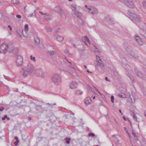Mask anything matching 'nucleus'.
<instances>
[{
	"mask_svg": "<svg viewBox=\"0 0 146 146\" xmlns=\"http://www.w3.org/2000/svg\"><path fill=\"white\" fill-rule=\"evenodd\" d=\"M16 17L17 18H21V16L20 15H17L16 16Z\"/></svg>",
	"mask_w": 146,
	"mask_h": 146,
	"instance_id": "obj_45",
	"label": "nucleus"
},
{
	"mask_svg": "<svg viewBox=\"0 0 146 146\" xmlns=\"http://www.w3.org/2000/svg\"><path fill=\"white\" fill-rule=\"evenodd\" d=\"M4 108L3 107L1 106L0 108V111H2L4 109Z\"/></svg>",
	"mask_w": 146,
	"mask_h": 146,
	"instance_id": "obj_47",
	"label": "nucleus"
},
{
	"mask_svg": "<svg viewBox=\"0 0 146 146\" xmlns=\"http://www.w3.org/2000/svg\"><path fill=\"white\" fill-rule=\"evenodd\" d=\"M114 141H115L116 143H119V140L117 138H115L114 139Z\"/></svg>",
	"mask_w": 146,
	"mask_h": 146,
	"instance_id": "obj_42",
	"label": "nucleus"
},
{
	"mask_svg": "<svg viewBox=\"0 0 146 146\" xmlns=\"http://www.w3.org/2000/svg\"><path fill=\"white\" fill-rule=\"evenodd\" d=\"M123 47L126 50L127 52V54L129 55L134 58H137L138 57V56L136 54H134L133 52L131 50L129 46L126 43H125Z\"/></svg>",
	"mask_w": 146,
	"mask_h": 146,
	"instance_id": "obj_3",
	"label": "nucleus"
},
{
	"mask_svg": "<svg viewBox=\"0 0 146 146\" xmlns=\"http://www.w3.org/2000/svg\"><path fill=\"white\" fill-rule=\"evenodd\" d=\"M88 10L90 11H92L91 12V13L93 15L98 13V10L95 7H90L88 8Z\"/></svg>",
	"mask_w": 146,
	"mask_h": 146,
	"instance_id": "obj_14",
	"label": "nucleus"
},
{
	"mask_svg": "<svg viewBox=\"0 0 146 146\" xmlns=\"http://www.w3.org/2000/svg\"><path fill=\"white\" fill-rule=\"evenodd\" d=\"M28 119L29 120V121H30L31 120V117H29L28 118Z\"/></svg>",
	"mask_w": 146,
	"mask_h": 146,
	"instance_id": "obj_58",
	"label": "nucleus"
},
{
	"mask_svg": "<svg viewBox=\"0 0 146 146\" xmlns=\"http://www.w3.org/2000/svg\"><path fill=\"white\" fill-rule=\"evenodd\" d=\"M8 27L9 28L10 30L11 31L12 30V28L10 25H8Z\"/></svg>",
	"mask_w": 146,
	"mask_h": 146,
	"instance_id": "obj_53",
	"label": "nucleus"
},
{
	"mask_svg": "<svg viewBox=\"0 0 146 146\" xmlns=\"http://www.w3.org/2000/svg\"><path fill=\"white\" fill-rule=\"evenodd\" d=\"M35 73L36 75L42 78H44L45 77V73L44 70L41 68H39L35 70Z\"/></svg>",
	"mask_w": 146,
	"mask_h": 146,
	"instance_id": "obj_6",
	"label": "nucleus"
},
{
	"mask_svg": "<svg viewBox=\"0 0 146 146\" xmlns=\"http://www.w3.org/2000/svg\"><path fill=\"white\" fill-rule=\"evenodd\" d=\"M132 134L133 136V137L134 138V139L135 140V141H137L138 140L137 137L135 132L134 130L133 129L132 130Z\"/></svg>",
	"mask_w": 146,
	"mask_h": 146,
	"instance_id": "obj_22",
	"label": "nucleus"
},
{
	"mask_svg": "<svg viewBox=\"0 0 146 146\" xmlns=\"http://www.w3.org/2000/svg\"><path fill=\"white\" fill-rule=\"evenodd\" d=\"M130 111L132 113V115H133V117L134 120H135L136 121L138 122V121L137 120V118L135 115V114L134 113V112L133 111L131 110Z\"/></svg>",
	"mask_w": 146,
	"mask_h": 146,
	"instance_id": "obj_23",
	"label": "nucleus"
},
{
	"mask_svg": "<svg viewBox=\"0 0 146 146\" xmlns=\"http://www.w3.org/2000/svg\"><path fill=\"white\" fill-rule=\"evenodd\" d=\"M40 12V13L41 14H42V15H46V14H47V13H43V12H42V11H40V12Z\"/></svg>",
	"mask_w": 146,
	"mask_h": 146,
	"instance_id": "obj_49",
	"label": "nucleus"
},
{
	"mask_svg": "<svg viewBox=\"0 0 146 146\" xmlns=\"http://www.w3.org/2000/svg\"><path fill=\"white\" fill-rule=\"evenodd\" d=\"M131 96H130V98H131V101L132 103L134 102H135V100L134 98H133V100L132 98L131 97Z\"/></svg>",
	"mask_w": 146,
	"mask_h": 146,
	"instance_id": "obj_43",
	"label": "nucleus"
},
{
	"mask_svg": "<svg viewBox=\"0 0 146 146\" xmlns=\"http://www.w3.org/2000/svg\"><path fill=\"white\" fill-rule=\"evenodd\" d=\"M134 38L137 42L139 45H142L143 44V42L139 36L137 35H135L134 36Z\"/></svg>",
	"mask_w": 146,
	"mask_h": 146,
	"instance_id": "obj_13",
	"label": "nucleus"
},
{
	"mask_svg": "<svg viewBox=\"0 0 146 146\" xmlns=\"http://www.w3.org/2000/svg\"><path fill=\"white\" fill-rule=\"evenodd\" d=\"M78 86L77 83L76 82H72L69 86L70 88L72 89H74L77 88Z\"/></svg>",
	"mask_w": 146,
	"mask_h": 146,
	"instance_id": "obj_16",
	"label": "nucleus"
},
{
	"mask_svg": "<svg viewBox=\"0 0 146 146\" xmlns=\"http://www.w3.org/2000/svg\"><path fill=\"white\" fill-rule=\"evenodd\" d=\"M76 93L78 95H81L82 94V92H81V91L80 90H77L76 91Z\"/></svg>",
	"mask_w": 146,
	"mask_h": 146,
	"instance_id": "obj_30",
	"label": "nucleus"
},
{
	"mask_svg": "<svg viewBox=\"0 0 146 146\" xmlns=\"http://www.w3.org/2000/svg\"><path fill=\"white\" fill-rule=\"evenodd\" d=\"M11 3L13 4H15L17 5L20 4V2L18 0H11Z\"/></svg>",
	"mask_w": 146,
	"mask_h": 146,
	"instance_id": "obj_25",
	"label": "nucleus"
},
{
	"mask_svg": "<svg viewBox=\"0 0 146 146\" xmlns=\"http://www.w3.org/2000/svg\"><path fill=\"white\" fill-rule=\"evenodd\" d=\"M92 100L90 97H87L84 100V102L85 104H90Z\"/></svg>",
	"mask_w": 146,
	"mask_h": 146,
	"instance_id": "obj_19",
	"label": "nucleus"
},
{
	"mask_svg": "<svg viewBox=\"0 0 146 146\" xmlns=\"http://www.w3.org/2000/svg\"><path fill=\"white\" fill-rule=\"evenodd\" d=\"M66 66H68V65H67L64 61H62L61 62L60 67L58 66V67L61 71L66 72L68 71V69L66 67Z\"/></svg>",
	"mask_w": 146,
	"mask_h": 146,
	"instance_id": "obj_9",
	"label": "nucleus"
},
{
	"mask_svg": "<svg viewBox=\"0 0 146 146\" xmlns=\"http://www.w3.org/2000/svg\"><path fill=\"white\" fill-rule=\"evenodd\" d=\"M34 69V66L31 63H29L26 67L24 66L21 68V70L24 71L23 74V76L25 78L30 74L33 73Z\"/></svg>",
	"mask_w": 146,
	"mask_h": 146,
	"instance_id": "obj_1",
	"label": "nucleus"
},
{
	"mask_svg": "<svg viewBox=\"0 0 146 146\" xmlns=\"http://www.w3.org/2000/svg\"><path fill=\"white\" fill-rule=\"evenodd\" d=\"M96 58L97 61L95 63L96 68L99 72H103L104 67L103 61L99 56H96Z\"/></svg>",
	"mask_w": 146,
	"mask_h": 146,
	"instance_id": "obj_2",
	"label": "nucleus"
},
{
	"mask_svg": "<svg viewBox=\"0 0 146 146\" xmlns=\"http://www.w3.org/2000/svg\"><path fill=\"white\" fill-rule=\"evenodd\" d=\"M90 6H88L87 5H85V7L87 9H88V8L90 7Z\"/></svg>",
	"mask_w": 146,
	"mask_h": 146,
	"instance_id": "obj_60",
	"label": "nucleus"
},
{
	"mask_svg": "<svg viewBox=\"0 0 146 146\" xmlns=\"http://www.w3.org/2000/svg\"><path fill=\"white\" fill-rule=\"evenodd\" d=\"M6 119L8 120H9L10 119V117H8L7 116V117H6Z\"/></svg>",
	"mask_w": 146,
	"mask_h": 146,
	"instance_id": "obj_59",
	"label": "nucleus"
},
{
	"mask_svg": "<svg viewBox=\"0 0 146 146\" xmlns=\"http://www.w3.org/2000/svg\"><path fill=\"white\" fill-rule=\"evenodd\" d=\"M142 4L143 7L144 8H146V2L145 1H143L142 2Z\"/></svg>",
	"mask_w": 146,
	"mask_h": 146,
	"instance_id": "obj_33",
	"label": "nucleus"
},
{
	"mask_svg": "<svg viewBox=\"0 0 146 146\" xmlns=\"http://www.w3.org/2000/svg\"><path fill=\"white\" fill-rule=\"evenodd\" d=\"M114 97L113 96H111V101L112 103H114Z\"/></svg>",
	"mask_w": 146,
	"mask_h": 146,
	"instance_id": "obj_36",
	"label": "nucleus"
},
{
	"mask_svg": "<svg viewBox=\"0 0 146 146\" xmlns=\"http://www.w3.org/2000/svg\"><path fill=\"white\" fill-rule=\"evenodd\" d=\"M64 52L68 54V55H69L70 54V53L69 51V50H68V49H65V50H64Z\"/></svg>",
	"mask_w": 146,
	"mask_h": 146,
	"instance_id": "obj_38",
	"label": "nucleus"
},
{
	"mask_svg": "<svg viewBox=\"0 0 146 146\" xmlns=\"http://www.w3.org/2000/svg\"><path fill=\"white\" fill-rule=\"evenodd\" d=\"M23 58L22 56L17 55V56L16 63L17 66L20 67L21 66L23 63Z\"/></svg>",
	"mask_w": 146,
	"mask_h": 146,
	"instance_id": "obj_8",
	"label": "nucleus"
},
{
	"mask_svg": "<svg viewBox=\"0 0 146 146\" xmlns=\"http://www.w3.org/2000/svg\"><path fill=\"white\" fill-rule=\"evenodd\" d=\"M141 145L142 146H146V144H143L142 143H141Z\"/></svg>",
	"mask_w": 146,
	"mask_h": 146,
	"instance_id": "obj_54",
	"label": "nucleus"
},
{
	"mask_svg": "<svg viewBox=\"0 0 146 146\" xmlns=\"http://www.w3.org/2000/svg\"><path fill=\"white\" fill-rule=\"evenodd\" d=\"M8 44L6 43H3L0 46V53L5 54L7 52Z\"/></svg>",
	"mask_w": 146,
	"mask_h": 146,
	"instance_id": "obj_11",
	"label": "nucleus"
},
{
	"mask_svg": "<svg viewBox=\"0 0 146 146\" xmlns=\"http://www.w3.org/2000/svg\"><path fill=\"white\" fill-rule=\"evenodd\" d=\"M8 48L7 51L9 52H12L14 49V47L12 44H8Z\"/></svg>",
	"mask_w": 146,
	"mask_h": 146,
	"instance_id": "obj_17",
	"label": "nucleus"
},
{
	"mask_svg": "<svg viewBox=\"0 0 146 146\" xmlns=\"http://www.w3.org/2000/svg\"><path fill=\"white\" fill-rule=\"evenodd\" d=\"M134 72L135 74L143 80L146 79V75L143 73L139 70L137 68H135Z\"/></svg>",
	"mask_w": 146,
	"mask_h": 146,
	"instance_id": "obj_10",
	"label": "nucleus"
},
{
	"mask_svg": "<svg viewBox=\"0 0 146 146\" xmlns=\"http://www.w3.org/2000/svg\"><path fill=\"white\" fill-rule=\"evenodd\" d=\"M56 38L60 42H61L64 39L63 37L60 35H58L57 36Z\"/></svg>",
	"mask_w": 146,
	"mask_h": 146,
	"instance_id": "obj_21",
	"label": "nucleus"
},
{
	"mask_svg": "<svg viewBox=\"0 0 146 146\" xmlns=\"http://www.w3.org/2000/svg\"><path fill=\"white\" fill-rule=\"evenodd\" d=\"M129 71L130 73V74L128 75V77L130 78L131 80H132L133 83H135V82L136 81L134 80V78L132 75V70H130Z\"/></svg>",
	"mask_w": 146,
	"mask_h": 146,
	"instance_id": "obj_20",
	"label": "nucleus"
},
{
	"mask_svg": "<svg viewBox=\"0 0 146 146\" xmlns=\"http://www.w3.org/2000/svg\"><path fill=\"white\" fill-rule=\"evenodd\" d=\"M84 39L87 41L88 42H90V40L87 36H85L84 37Z\"/></svg>",
	"mask_w": 146,
	"mask_h": 146,
	"instance_id": "obj_31",
	"label": "nucleus"
},
{
	"mask_svg": "<svg viewBox=\"0 0 146 146\" xmlns=\"http://www.w3.org/2000/svg\"><path fill=\"white\" fill-rule=\"evenodd\" d=\"M84 68L86 69L87 68V66H86V65H84Z\"/></svg>",
	"mask_w": 146,
	"mask_h": 146,
	"instance_id": "obj_61",
	"label": "nucleus"
},
{
	"mask_svg": "<svg viewBox=\"0 0 146 146\" xmlns=\"http://www.w3.org/2000/svg\"><path fill=\"white\" fill-rule=\"evenodd\" d=\"M19 140H16V141H15L14 142V144H15V146H17L18 145V143H19Z\"/></svg>",
	"mask_w": 146,
	"mask_h": 146,
	"instance_id": "obj_39",
	"label": "nucleus"
},
{
	"mask_svg": "<svg viewBox=\"0 0 146 146\" xmlns=\"http://www.w3.org/2000/svg\"><path fill=\"white\" fill-rule=\"evenodd\" d=\"M54 54V51H48L47 52V54L48 55L50 56H52Z\"/></svg>",
	"mask_w": 146,
	"mask_h": 146,
	"instance_id": "obj_26",
	"label": "nucleus"
},
{
	"mask_svg": "<svg viewBox=\"0 0 146 146\" xmlns=\"http://www.w3.org/2000/svg\"><path fill=\"white\" fill-rule=\"evenodd\" d=\"M88 86V88H90L91 89V91H92V92H93V91H94V90L92 88H91V87L90 86Z\"/></svg>",
	"mask_w": 146,
	"mask_h": 146,
	"instance_id": "obj_51",
	"label": "nucleus"
},
{
	"mask_svg": "<svg viewBox=\"0 0 146 146\" xmlns=\"http://www.w3.org/2000/svg\"><path fill=\"white\" fill-rule=\"evenodd\" d=\"M76 9L75 8H74V9L73 10V11H75L74 14L77 16L80 19L82 17V14L81 13L79 12L78 11L76 10Z\"/></svg>",
	"mask_w": 146,
	"mask_h": 146,
	"instance_id": "obj_18",
	"label": "nucleus"
},
{
	"mask_svg": "<svg viewBox=\"0 0 146 146\" xmlns=\"http://www.w3.org/2000/svg\"><path fill=\"white\" fill-rule=\"evenodd\" d=\"M124 129L125 131H126V132H127V134L128 136L130 138V135L129 134V132H128L127 129L125 127H124Z\"/></svg>",
	"mask_w": 146,
	"mask_h": 146,
	"instance_id": "obj_35",
	"label": "nucleus"
},
{
	"mask_svg": "<svg viewBox=\"0 0 146 146\" xmlns=\"http://www.w3.org/2000/svg\"><path fill=\"white\" fill-rule=\"evenodd\" d=\"M14 138L16 140H19L17 136H15L14 137Z\"/></svg>",
	"mask_w": 146,
	"mask_h": 146,
	"instance_id": "obj_55",
	"label": "nucleus"
},
{
	"mask_svg": "<svg viewBox=\"0 0 146 146\" xmlns=\"http://www.w3.org/2000/svg\"><path fill=\"white\" fill-rule=\"evenodd\" d=\"M54 10L58 13H60L62 16L65 17V15L63 11L62 10L59 6H56L54 8Z\"/></svg>",
	"mask_w": 146,
	"mask_h": 146,
	"instance_id": "obj_12",
	"label": "nucleus"
},
{
	"mask_svg": "<svg viewBox=\"0 0 146 146\" xmlns=\"http://www.w3.org/2000/svg\"><path fill=\"white\" fill-rule=\"evenodd\" d=\"M29 16H28L29 17H31L33 16V13L29 14Z\"/></svg>",
	"mask_w": 146,
	"mask_h": 146,
	"instance_id": "obj_52",
	"label": "nucleus"
},
{
	"mask_svg": "<svg viewBox=\"0 0 146 146\" xmlns=\"http://www.w3.org/2000/svg\"><path fill=\"white\" fill-rule=\"evenodd\" d=\"M130 70H127L126 72V73L128 76L129 74H130L129 71Z\"/></svg>",
	"mask_w": 146,
	"mask_h": 146,
	"instance_id": "obj_46",
	"label": "nucleus"
},
{
	"mask_svg": "<svg viewBox=\"0 0 146 146\" xmlns=\"http://www.w3.org/2000/svg\"><path fill=\"white\" fill-rule=\"evenodd\" d=\"M105 79L107 81H108L109 82H111L110 80L109 79H108L107 77H106L105 78Z\"/></svg>",
	"mask_w": 146,
	"mask_h": 146,
	"instance_id": "obj_48",
	"label": "nucleus"
},
{
	"mask_svg": "<svg viewBox=\"0 0 146 146\" xmlns=\"http://www.w3.org/2000/svg\"><path fill=\"white\" fill-rule=\"evenodd\" d=\"M35 42L36 44V45H38L40 42V41L39 38L38 37L35 38Z\"/></svg>",
	"mask_w": 146,
	"mask_h": 146,
	"instance_id": "obj_24",
	"label": "nucleus"
},
{
	"mask_svg": "<svg viewBox=\"0 0 146 146\" xmlns=\"http://www.w3.org/2000/svg\"><path fill=\"white\" fill-rule=\"evenodd\" d=\"M146 114V111H145L144 112V114L145 116V114Z\"/></svg>",
	"mask_w": 146,
	"mask_h": 146,
	"instance_id": "obj_64",
	"label": "nucleus"
},
{
	"mask_svg": "<svg viewBox=\"0 0 146 146\" xmlns=\"http://www.w3.org/2000/svg\"><path fill=\"white\" fill-rule=\"evenodd\" d=\"M118 96L120 98H123V96L122 94H118Z\"/></svg>",
	"mask_w": 146,
	"mask_h": 146,
	"instance_id": "obj_50",
	"label": "nucleus"
},
{
	"mask_svg": "<svg viewBox=\"0 0 146 146\" xmlns=\"http://www.w3.org/2000/svg\"><path fill=\"white\" fill-rule=\"evenodd\" d=\"M87 72H88V73H92V72H90L89 70H87Z\"/></svg>",
	"mask_w": 146,
	"mask_h": 146,
	"instance_id": "obj_62",
	"label": "nucleus"
},
{
	"mask_svg": "<svg viewBox=\"0 0 146 146\" xmlns=\"http://www.w3.org/2000/svg\"><path fill=\"white\" fill-rule=\"evenodd\" d=\"M68 66L70 67L72 69H74V70H75L74 67V66L73 65L71 64L69 66L68 65Z\"/></svg>",
	"mask_w": 146,
	"mask_h": 146,
	"instance_id": "obj_41",
	"label": "nucleus"
},
{
	"mask_svg": "<svg viewBox=\"0 0 146 146\" xmlns=\"http://www.w3.org/2000/svg\"><path fill=\"white\" fill-rule=\"evenodd\" d=\"M6 117H7V115H5L4 117L2 118V120H5L6 119Z\"/></svg>",
	"mask_w": 146,
	"mask_h": 146,
	"instance_id": "obj_44",
	"label": "nucleus"
},
{
	"mask_svg": "<svg viewBox=\"0 0 146 146\" xmlns=\"http://www.w3.org/2000/svg\"><path fill=\"white\" fill-rule=\"evenodd\" d=\"M123 119L124 120H125V121H126V117H125V116H123Z\"/></svg>",
	"mask_w": 146,
	"mask_h": 146,
	"instance_id": "obj_57",
	"label": "nucleus"
},
{
	"mask_svg": "<svg viewBox=\"0 0 146 146\" xmlns=\"http://www.w3.org/2000/svg\"><path fill=\"white\" fill-rule=\"evenodd\" d=\"M129 123H130V124L131 125V126L132 127V123L131 122H130Z\"/></svg>",
	"mask_w": 146,
	"mask_h": 146,
	"instance_id": "obj_63",
	"label": "nucleus"
},
{
	"mask_svg": "<svg viewBox=\"0 0 146 146\" xmlns=\"http://www.w3.org/2000/svg\"><path fill=\"white\" fill-rule=\"evenodd\" d=\"M44 19L48 21L50 20L51 19V18L49 16L46 15L44 17Z\"/></svg>",
	"mask_w": 146,
	"mask_h": 146,
	"instance_id": "obj_28",
	"label": "nucleus"
},
{
	"mask_svg": "<svg viewBox=\"0 0 146 146\" xmlns=\"http://www.w3.org/2000/svg\"><path fill=\"white\" fill-rule=\"evenodd\" d=\"M28 24H26L25 26V31H28Z\"/></svg>",
	"mask_w": 146,
	"mask_h": 146,
	"instance_id": "obj_32",
	"label": "nucleus"
},
{
	"mask_svg": "<svg viewBox=\"0 0 146 146\" xmlns=\"http://www.w3.org/2000/svg\"><path fill=\"white\" fill-rule=\"evenodd\" d=\"M88 135L90 137H94L95 136V134L93 133H89Z\"/></svg>",
	"mask_w": 146,
	"mask_h": 146,
	"instance_id": "obj_34",
	"label": "nucleus"
},
{
	"mask_svg": "<svg viewBox=\"0 0 146 146\" xmlns=\"http://www.w3.org/2000/svg\"><path fill=\"white\" fill-rule=\"evenodd\" d=\"M46 104L49 105L50 107H51L52 108L53 106V105H55L56 104L55 103H54V104H50L49 103H46Z\"/></svg>",
	"mask_w": 146,
	"mask_h": 146,
	"instance_id": "obj_40",
	"label": "nucleus"
},
{
	"mask_svg": "<svg viewBox=\"0 0 146 146\" xmlns=\"http://www.w3.org/2000/svg\"><path fill=\"white\" fill-rule=\"evenodd\" d=\"M52 80L54 84L57 85L61 81L60 76L58 74H55L52 76Z\"/></svg>",
	"mask_w": 146,
	"mask_h": 146,
	"instance_id": "obj_7",
	"label": "nucleus"
},
{
	"mask_svg": "<svg viewBox=\"0 0 146 146\" xmlns=\"http://www.w3.org/2000/svg\"><path fill=\"white\" fill-rule=\"evenodd\" d=\"M129 14L131 20L134 22H140L139 16L136 14L135 12H129Z\"/></svg>",
	"mask_w": 146,
	"mask_h": 146,
	"instance_id": "obj_4",
	"label": "nucleus"
},
{
	"mask_svg": "<svg viewBox=\"0 0 146 146\" xmlns=\"http://www.w3.org/2000/svg\"><path fill=\"white\" fill-rule=\"evenodd\" d=\"M119 1L124 4L126 6L131 8H134L135 5L132 0H118Z\"/></svg>",
	"mask_w": 146,
	"mask_h": 146,
	"instance_id": "obj_5",
	"label": "nucleus"
},
{
	"mask_svg": "<svg viewBox=\"0 0 146 146\" xmlns=\"http://www.w3.org/2000/svg\"><path fill=\"white\" fill-rule=\"evenodd\" d=\"M65 140L66 141V142L67 144H69L70 143V138L69 137H66L65 139Z\"/></svg>",
	"mask_w": 146,
	"mask_h": 146,
	"instance_id": "obj_29",
	"label": "nucleus"
},
{
	"mask_svg": "<svg viewBox=\"0 0 146 146\" xmlns=\"http://www.w3.org/2000/svg\"><path fill=\"white\" fill-rule=\"evenodd\" d=\"M104 20L105 21L110 24H112L113 23V18H111L109 16H108L105 17Z\"/></svg>",
	"mask_w": 146,
	"mask_h": 146,
	"instance_id": "obj_15",
	"label": "nucleus"
},
{
	"mask_svg": "<svg viewBox=\"0 0 146 146\" xmlns=\"http://www.w3.org/2000/svg\"><path fill=\"white\" fill-rule=\"evenodd\" d=\"M45 29L47 32H50L52 30V28L50 27H45Z\"/></svg>",
	"mask_w": 146,
	"mask_h": 146,
	"instance_id": "obj_27",
	"label": "nucleus"
},
{
	"mask_svg": "<svg viewBox=\"0 0 146 146\" xmlns=\"http://www.w3.org/2000/svg\"><path fill=\"white\" fill-rule=\"evenodd\" d=\"M30 59L31 60H33L34 61H36L35 58V57H33L32 55L30 56Z\"/></svg>",
	"mask_w": 146,
	"mask_h": 146,
	"instance_id": "obj_37",
	"label": "nucleus"
},
{
	"mask_svg": "<svg viewBox=\"0 0 146 146\" xmlns=\"http://www.w3.org/2000/svg\"><path fill=\"white\" fill-rule=\"evenodd\" d=\"M119 112L121 113V114L122 115H123V113H122V112H121V109H119Z\"/></svg>",
	"mask_w": 146,
	"mask_h": 146,
	"instance_id": "obj_56",
	"label": "nucleus"
}]
</instances>
